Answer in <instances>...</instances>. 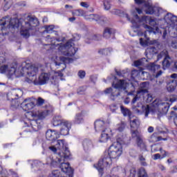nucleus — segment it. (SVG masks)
Masks as SVG:
<instances>
[{"mask_svg": "<svg viewBox=\"0 0 177 177\" xmlns=\"http://www.w3.org/2000/svg\"><path fill=\"white\" fill-rule=\"evenodd\" d=\"M8 17H4L0 20V29L5 30L6 28H21V35L24 38H28L30 34L35 31V27L38 23V19L31 16H28L25 21L21 22L17 18H13L10 20H6Z\"/></svg>", "mask_w": 177, "mask_h": 177, "instance_id": "1", "label": "nucleus"}, {"mask_svg": "<svg viewBox=\"0 0 177 177\" xmlns=\"http://www.w3.org/2000/svg\"><path fill=\"white\" fill-rule=\"evenodd\" d=\"M122 145H124V141L120 138L117 139L116 142L109 147L108 153H104L97 165H94V167L101 175H103V169L104 168L111 165L113 160H118L121 157V154H122Z\"/></svg>", "mask_w": 177, "mask_h": 177, "instance_id": "2", "label": "nucleus"}, {"mask_svg": "<svg viewBox=\"0 0 177 177\" xmlns=\"http://www.w3.org/2000/svg\"><path fill=\"white\" fill-rule=\"evenodd\" d=\"M50 111L46 110L42 112L36 111L33 112H28L26 117L29 120V124L33 131H39L44 125L42 120L45 118L48 114H50Z\"/></svg>", "mask_w": 177, "mask_h": 177, "instance_id": "3", "label": "nucleus"}, {"mask_svg": "<svg viewBox=\"0 0 177 177\" xmlns=\"http://www.w3.org/2000/svg\"><path fill=\"white\" fill-rule=\"evenodd\" d=\"M129 84L124 80H120L117 83H112L113 87H109L104 91V93L109 97L111 100H115L116 97H118L121 93L120 91H125L128 87Z\"/></svg>", "mask_w": 177, "mask_h": 177, "instance_id": "4", "label": "nucleus"}, {"mask_svg": "<svg viewBox=\"0 0 177 177\" xmlns=\"http://www.w3.org/2000/svg\"><path fill=\"white\" fill-rule=\"evenodd\" d=\"M124 17H126V19H127V20L129 21H131V23H132L133 27L134 28H140V25H139L137 21H138L140 24L142 23V27L144 28H146L147 30V31H148L149 33L153 32V28L150 26H156V20H154L153 19H150L147 16H144L140 19V18H139L138 15H136L135 19L136 20H135V19L131 20V18H129V15L128 14H124ZM147 21H149L150 26L145 24V23H147Z\"/></svg>", "mask_w": 177, "mask_h": 177, "instance_id": "5", "label": "nucleus"}, {"mask_svg": "<svg viewBox=\"0 0 177 177\" xmlns=\"http://www.w3.org/2000/svg\"><path fill=\"white\" fill-rule=\"evenodd\" d=\"M153 106H150L149 105L147 106L145 109V117H149V114H152L154 115L156 113H157V110H156V107H158L160 112L158 113V117H162V115H165L167 113H168V110H169V103L168 102H159L157 100H155L152 103Z\"/></svg>", "mask_w": 177, "mask_h": 177, "instance_id": "6", "label": "nucleus"}, {"mask_svg": "<svg viewBox=\"0 0 177 177\" xmlns=\"http://www.w3.org/2000/svg\"><path fill=\"white\" fill-rule=\"evenodd\" d=\"M81 36L76 34L73 36V39H69L65 44H61L59 48L64 55V56H68V57H71L77 53V48H74V41H80Z\"/></svg>", "mask_w": 177, "mask_h": 177, "instance_id": "7", "label": "nucleus"}, {"mask_svg": "<svg viewBox=\"0 0 177 177\" xmlns=\"http://www.w3.org/2000/svg\"><path fill=\"white\" fill-rule=\"evenodd\" d=\"M37 73H38V67L30 66L29 67L24 66L20 71V76L24 77V75H28L29 78L26 79L28 84H34L35 85V81H37Z\"/></svg>", "mask_w": 177, "mask_h": 177, "instance_id": "8", "label": "nucleus"}, {"mask_svg": "<svg viewBox=\"0 0 177 177\" xmlns=\"http://www.w3.org/2000/svg\"><path fill=\"white\" fill-rule=\"evenodd\" d=\"M135 3L137 5H143L144 11L146 15H155L158 17L160 16V12H161V9L158 7H153L150 2L146 0H134Z\"/></svg>", "mask_w": 177, "mask_h": 177, "instance_id": "9", "label": "nucleus"}, {"mask_svg": "<svg viewBox=\"0 0 177 177\" xmlns=\"http://www.w3.org/2000/svg\"><path fill=\"white\" fill-rule=\"evenodd\" d=\"M68 158H64V155H62L61 152H58V156L55 159H53V156H50L46 158V164L51 165L54 168H60L62 161H66Z\"/></svg>", "mask_w": 177, "mask_h": 177, "instance_id": "10", "label": "nucleus"}, {"mask_svg": "<svg viewBox=\"0 0 177 177\" xmlns=\"http://www.w3.org/2000/svg\"><path fill=\"white\" fill-rule=\"evenodd\" d=\"M55 147L60 151L61 156H64V158H70V150L67 148V145L64 142V140H57Z\"/></svg>", "mask_w": 177, "mask_h": 177, "instance_id": "11", "label": "nucleus"}, {"mask_svg": "<svg viewBox=\"0 0 177 177\" xmlns=\"http://www.w3.org/2000/svg\"><path fill=\"white\" fill-rule=\"evenodd\" d=\"M161 57H165L162 62L163 70H167V68H169V67L171 66V63H172V59L171 58V57H169V55H168V51L163 50L160 52V53L158 55V59H161Z\"/></svg>", "mask_w": 177, "mask_h": 177, "instance_id": "12", "label": "nucleus"}, {"mask_svg": "<svg viewBox=\"0 0 177 177\" xmlns=\"http://www.w3.org/2000/svg\"><path fill=\"white\" fill-rule=\"evenodd\" d=\"M110 124V120H107L105 122L103 120H97L94 122V128L95 130V132H106L107 129H106V126L109 125Z\"/></svg>", "mask_w": 177, "mask_h": 177, "instance_id": "13", "label": "nucleus"}, {"mask_svg": "<svg viewBox=\"0 0 177 177\" xmlns=\"http://www.w3.org/2000/svg\"><path fill=\"white\" fill-rule=\"evenodd\" d=\"M21 96H23V91L20 89H12L7 95V99L10 102H13V100H17V99L21 97Z\"/></svg>", "mask_w": 177, "mask_h": 177, "instance_id": "14", "label": "nucleus"}, {"mask_svg": "<svg viewBox=\"0 0 177 177\" xmlns=\"http://www.w3.org/2000/svg\"><path fill=\"white\" fill-rule=\"evenodd\" d=\"M89 19L95 20V21H97L100 26H104V24L109 23V19L103 15L92 14L89 15Z\"/></svg>", "mask_w": 177, "mask_h": 177, "instance_id": "15", "label": "nucleus"}, {"mask_svg": "<svg viewBox=\"0 0 177 177\" xmlns=\"http://www.w3.org/2000/svg\"><path fill=\"white\" fill-rule=\"evenodd\" d=\"M21 107L25 111L32 110L35 107V100L26 99L21 104Z\"/></svg>", "mask_w": 177, "mask_h": 177, "instance_id": "16", "label": "nucleus"}, {"mask_svg": "<svg viewBox=\"0 0 177 177\" xmlns=\"http://www.w3.org/2000/svg\"><path fill=\"white\" fill-rule=\"evenodd\" d=\"M59 138H60V135L55 130L48 129L46 132V138L47 140L55 142L57 139H59Z\"/></svg>", "mask_w": 177, "mask_h": 177, "instance_id": "17", "label": "nucleus"}, {"mask_svg": "<svg viewBox=\"0 0 177 177\" xmlns=\"http://www.w3.org/2000/svg\"><path fill=\"white\" fill-rule=\"evenodd\" d=\"M50 77V75L49 73H41L38 80L35 81V85H45L49 81Z\"/></svg>", "mask_w": 177, "mask_h": 177, "instance_id": "18", "label": "nucleus"}, {"mask_svg": "<svg viewBox=\"0 0 177 177\" xmlns=\"http://www.w3.org/2000/svg\"><path fill=\"white\" fill-rule=\"evenodd\" d=\"M70 129H71V123L67 120L64 121L60 128V134L66 136L68 135Z\"/></svg>", "mask_w": 177, "mask_h": 177, "instance_id": "19", "label": "nucleus"}, {"mask_svg": "<svg viewBox=\"0 0 177 177\" xmlns=\"http://www.w3.org/2000/svg\"><path fill=\"white\" fill-rule=\"evenodd\" d=\"M82 147H83V150L86 153H88L93 149V142H92V140L89 139H84L82 142Z\"/></svg>", "mask_w": 177, "mask_h": 177, "instance_id": "20", "label": "nucleus"}, {"mask_svg": "<svg viewBox=\"0 0 177 177\" xmlns=\"http://www.w3.org/2000/svg\"><path fill=\"white\" fill-rule=\"evenodd\" d=\"M165 21L167 24H169L170 26L172 24H175V23H177V17L172 15L171 13L168 12L164 17Z\"/></svg>", "mask_w": 177, "mask_h": 177, "instance_id": "21", "label": "nucleus"}, {"mask_svg": "<svg viewBox=\"0 0 177 177\" xmlns=\"http://www.w3.org/2000/svg\"><path fill=\"white\" fill-rule=\"evenodd\" d=\"M138 95H142V96H146L147 102L150 103L153 101V95L149 94V91L146 88H142L138 91Z\"/></svg>", "mask_w": 177, "mask_h": 177, "instance_id": "22", "label": "nucleus"}, {"mask_svg": "<svg viewBox=\"0 0 177 177\" xmlns=\"http://www.w3.org/2000/svg\"><path fill=\"white\" fill-rule=\"evenodd\" d=\"M114 34H115V30L111 28H105L103 32V37L106 39H108V38H111V37L114 38Z\"/></svg>", "mask_w": 177, "mask_h": 177, "instance_id": "23", "label": "nucleus"}, {"mask_svg": "<svg viewBox=\"0 0 177 177\" xmlns=\"http://www.w3.org/2000/svg\"><path fill=\"white\" fill-rule=\"evenodd\" d=\"M64 121H67V120H63L62 118V116H60V115H56L53 119V125L54 127H59V125H60V127H62V125L63 122H64Z\"/></svg>", "mask_w": 177, "mask_h": 177, "instance_id": "24", "label": "nucleus"}, {"mask_svg": "<svg viewBox=\"0 0 177 177\" xmlns=\"http://www.w3.org/2000/svg\"><path fill=\"white\" fill-rule=\"evenodd\" d=\"M136 142L137 147H139V149L142 151H147V146L146 145V142L143 141V137L140 138L139 140H137V141Z\"/></svg>", "mask_w": 177, "mask_h": 177, "instance_id": "25", "label": "nucleus"}, {"mask_svg": "<svg viewBox=\"0 0 177 177\" xmlns=\"http://www.w3.org/2000/svg\"><path fill=\"white\" fill-rule=\"evenodd\" d=\"M59 60L62 62H57V61H55V66H61V64H63V63L64 64H68V63H73V60H74V59H73V58H70V57H60Z\"/></svg>", "mask_w": 177, "mask_h": 177, "instance_id": "26", "label": "nucleus"}, {"mask_svg": "<svg viewBox=\"0 0 177 177\" xmlns=\"http://www.w3.org/2000/svg\"><path fill=\"white\" fill-rule=\"evenodd\" d=\"M73 122L77 124H82L84 122V112L76 113Z\"/></svg>", "mask_w": 177, "mask_h": 177, "instance_id": "27", "label": "nucleus"}, {"mask_svg": "<svg viewBox=\"0 0 177 177\" xmlns=\"http://www.w3.org/2000/svg\"><path fill=\"white\" fill-rule=\"evenodd\" d=\"M167 89L168 92H174L175 89H176V80H170L167 84Z\"/></svg>", "mask_w": 177, "mask_h": 177, "instance_id": "28", "label": "nucleus"}, {"mask_svg": "<svg viewBox=\"0 0 177 177\" xmlns=\"http://www.w3.org/2000/svg\"><path fill=\"white\" fill-rule=\"evenodd\" d=\"M131 138L133 139H136V142L139 140V139H141L142 138H143V136H142V133H140V132H139L138 129H136V130L131 129Z\"/></svg>", "mask_w": 177, "mask_h": 177, "instance_id": "29", "label": "nucleus"}, {"mask_svg": "<svg viewBox=\"0 0 177 177\" xmlns=\"http://www.w3.org/2000/svg\"><path fill=\"white\" fill-rule=\"evenodd\" d=\"M109 139H110V136H109V133H107V130H105V132L102 133L99 142L100 143H106V142H107Z\"/></svg>", "mask_w": 177, "mask_h": 177, "instance_id": "30", "label": "nucleus"}, {"mask_svg": "<svg viewBox=\"0 0 177 177\" xmlns=\"http://www.w3.org/2000/svg\"><path fill=\"white\" fill-rule=\"evenodd\" d=\"M111 52H113V48H109L100 49L98 51V53H100V55H104V56H109V55H110Z\"/></svg>", "mask_w": 177, "mask_h": 177, "instance_id": "31", "label": "nucleus"}, {"mask_svg": "<svg viewBox=\"0 0 177 177\" xmlns=\"http://www.w3.org/2000/svg\"><path fill=\"white\" fill-rule=\"evenodd\" d=\"M102 39V35H94L91 36L89 40H86V44H91V41H100Z\"/></svg>", "mask_w": 177, "mask_h": 177, "instance_id": "32", "label": "nucleus"}, {"mask_svg": "<svg viewBox=\"0 0 177 177\" xmlns=\"http://www.w3.org/2000/svg\"><path fill=\"white\" fill-rule=\"evenodd\" d=\"M120 110L124 117H129L131 118V111H129V109L124 108L123 106H120Z\"/></svg>", "mask_w": 177, "mask_h": 177, "instance_id": "33", "label": "nucleus"}, {"mask_svg": "<svg viewBox=\"0 0 177 177\" xmlns=\"http://www.w3.org/2000/svg\"><path fill=\"white\" fill-rule=\"evenodd\" d=\"M103 5L105 10H110L111 9V0H104Z\"/></svg>", "mask_w": 177, "mask_h": 177, "instance_id": "34", "label": "nucleus"}, {"mask_svg": "<svg viewBox=\"0 0 177 177\" xmlns=\"http://www.w3.org/2000/svg\"><path fill=\"white\" fill-rule=\"evenodd\" d=\"M130 125L131 128H139V125H140V122H139L138 119H134L133 120H130Z\"/></svg>", "mask_w": 177, "mask_h": 177, "instance_id": "35", "label": "nucleus"}, {"mask_svg": "<svg viewBox=\"0 0 177 177\" xmlns=\"http://www.w3.org/2000/svg\"><path fill=\"white\" fill-rule=\"evenodd\" d=\"M145 62H147V59L142 58L141 59L135 61L134 66H135V67H139V66H143V64H145Z\"/></svg>", "mask_w": 177, "mask_h": 177, "instance_id": "36", "label": "nucleus"}, {"mask_svg": "<svg viewBox=\"0 0 177 177\" xmlns=\"http://www.w3.org/2000/svg\"><path fill=\"white\" fill-rule=\"evenodd\" d=\"M146 53H147V54H146L147 57H149V55L153 56V55H155V53H156V47L152 46V47L147 48Z\"/></svg>", "mask_w": 177, "mask_h": 177, "instance_id": "37", "label": "nucleus"}, {"mask_svg": "<svg viewBox=\"0 0 177 177\" xmlns=\"http://www.w3.org/2000/svg\"><path fill=\"white\" fill-rule=\"evenodd\" d=\"M45 30L44 32H46L47 34H52L54 32L53 30L55 28V26L53 25L50 26H44Z\"/></svg>", "mask_w": 177, "mask_h": 177, "instance_id": "38", "label": "nucleus"}, {"mask_svg": "<svg viewBox=\"0 0 177 177\" xmlns=\"http://www.w3.org/2000/svg\"><path fill=\"white\" fill-rule=\"evenodd\" d=\"M138 175V177H149L147 176V173L146 172V169H145L143 167L139 169Z\"/></svg>", "mask_w": 177, "mask_h": 177, "instance_id": "39", "label": "nucleus"}, {"mask_svg": "<svg viewBox=\"0 0 177 177\" xmlns=\"http://www.w3.org/2000/svg\"><path fill=\"white\" fill-rule=\"evenodd\" d=\"M21 68H23V67H20L19 68V71L16 69L15 67H11L10 69H9V74L10 75H13V74H19L20 75V71H21Z\"/></svg>", "mask_w": 177, "mask_h": 177, "instance_id": "40", "label": "nucleus"}, {"mask_svg": "<svg viewBox=\"0 0 177 177\" xmlns=\"http://www.w3.org/2000/svg\"><path fill=\"white\" fill-rule=\"evenodd\" d=\"M73 16H84V15H85V11H84L83 10L79 9V10H75L74 11H73Z\"/></svg>", "mask_w": 177, "mask_h": 177, "instance_id": "41", "label": "nucleus"}, {"mask_svg": "<svg viewBox=\"0 0 177 177\" xmlns=\"http://www.w3.org/2000/svg\"><path fill=\"white\" fill-rule=\"evenodd\" d=\"M138 160L143 167H147V162H146V158L143 157V155L138 156Z\"/></svg>", "mask_w": 177, "mask_h": 177, "instance_id": "42", "label": "nucleus"}, {"mask_svg": "<svg viewBox=\"0 0 177 177\" xmlns=\"http://www.w3.org/2000/svg\"><path fill=\"white\" fill-rule=\"evenodd\" d=\"M42 165H44V163L41 162V161H39V160H34L31 163L32 168H35V167H42Z\"/></svg>", "mask_w": 177, "mask_h": 177, "instance_id": "43", "label": "nucleus"}, {"mask_svg": "<svg viewBox=\"0 0 177 177\" xmlns=\"http://www.w3.org/2000/svg\"><path fill=\"white\" fill-rule=\"evenodd\" d=\"M117 129L119 132H122L125 129V122H121V123L117 125Z\"/></svg>", "mask_w": 177, "mask_h": 177, "instance_id": "44", "label": "nucleus"}, {"mask_svg": "<svg viewBox=\"0 0 177 177\" xmlns=\"http://www.w3.org/2000/svg\"><path fill=\"white\" fill-rule=\"evenodd\" d=\"M35 106H42L45 103V100L42 97H39L37 100L35 101Z\"/></svg>", "mask_w": 177, "mask_h": 177, "instance_id": "45", "label": "nucleus"}, {"mask_svg": "<svg viewBox=\"0 0 177 177\" xmlns=\"http://www.w3.org/2000/svg\"><path fill=\"white\" fill-rule=\"evenodd\" d=\"M77 75L80 80H84V78H85V75H86V73L85 71L80 70L78 71Z\"/></svg>", "mask_w": 177, "mask_h": 177, "instance_id": "46", "label": "nucleus"}, {"mask_svg": "<svg viewBox=\"0 0 177 177\" xmlns=\"http://www.w3.org/2000/svg\"><path fill=\"white\" fill-rule=\"evenodd\" d=\"M48 149H49V150L53 151V153H54V154H56V153H57V156H59V153H60V151H59V149H57V147H56V145L49 147Z\"/></svg>", "mask_w": 177, "mask_h": 177, "instance_id": "47", "label": "nucleus"}, {"mask_svg": "<svg viewBox=\"0 0 177 177\" xmlns=\"http://www.w3.org/2000/svg\"><path fill=\"white\" fill-rule=\"evenodd\" d=\"M8 70H9L8 65H3L0 67V73L1 74H5Z\"/></svg>", "mask_w": 177, "mask_h": 177, "instance_id": "48", "label": "nucleus"}, {"mask_svg": "<svg viewBox=\"0 0 177 177\" xmlns=\"http://www.w3.org/2000/svg\"><path fill=\"white\" fill-rule=\"evenodd\" d=\"M156 64L155 63H151L149 64L148 68L150 70V71H152L153 73H156V69H155Z\"/></svg>", "mask_w": 177, "mask_h": 177, "instance_id": "49", "label": "nucleus"}, {"mask_svg": "<svg viewBox=\"0 0 177 177\" xmlns=\"http://www.w3.org/2000/svg\"><path fill=\"white\" fill-rule=\"evenodd\" d=\"M156 133H153L151 135V139H153V140H156V141H158V142H160V140H162V137L161 136H158V137H156Z\"/></svg>", "mask_w": 177, "mask_h": 177, "instance_id": "50", "label": "nucleus"}, {"mask_svg": "<svg viewBox=\"0 0 177 177\" xmlns=\"http://www.w3.org/2000/svg\"><path fill=\"white\" fill-rule=\"evenodd\" d=\"M115 73L119 77H125V74H127V72L125 71H118L115 70Z\"/></svg>", "mask_w": 177, "mask_h": 177, "instance_id": "51", "label": "nucleus"}, {"mask_svg": "<svg viewBox=\"0 0 177 177\" xmlns=\"http://www.w3.org/2000/svg\"><path fill=\"white\" fill-rule=\"evenodd\" d=\"M135 176H136V169L132 168L131 169H130V174L129 177H135Z\"/></svg>", "mask_w": 177, "mask_h": 177, "instance_id": "52", "label": "nucleus"}, {"mask_svg": "<svg viewBox=\"0 0 177 177\" xmlns=\"http://www.w3.org/2000/svg\"><path fill=\"white\" fill-rule=\"evenodd\" d=\"M77 95H84L85 93V88L84 87H80L77 91Z\"/></svg>", "mask_w": 177, "mask_h": 177, "instance_id": "53", "label": "nucleus"}, {"mask_svg": "<svg viewBox=\"0 0 177 177\" xmlns=\"http://www.w3.org/2000/svg\"><path fill=\"white\" fill-rule=\"evenodd\" d=\"M44 40L46 42H48V44H45V45H50L52 44V41H53V39H52V38H50V35H48L46 37H45Z\"/></svg>", "mask_w": 177, "mask_h": 177, "instance_id": "54", "label": "nucleus"}, {"mask_svg": "<svg viewBox=\"0 0 177 177\" xmlns=\"http://www.w3.org/2000/svg\"><path fill=\"white\" fill-rule=\"evenodd\" d=\"M139 95L142 96V94H138V91H137V95H136L132 100L133 104H135V103H136V102H138V100L139 99V97H138Z\"/></svg>", "mask_w": 177, "mask_h": 177, "instance_id": "55", "label": "nucleus"}, {"mask_svg": "<svg viewBox=\"0 0 177 177\" xmlns=\"http://www.w3.org/2000/svg\"><path fill=\"white\" fill-rule=\"evenodd\" d=\"M159 151H160L161 154H163V156H162V158H164L167 157V154L168 152L163 150L162 147L159 148Z\"/></svg>", "mask_w": 177, "mask_h": 177, "instance_id": "56", "label": "nucleus"}, {"mask_svg": "<svg viewBox=\"0 0 177 177\" xmlns=\"http://www.w3.org/2000/svg\"><path fill=\"white\" fill-rule=\"evenodd\" d=\"M138 75V71L136 70H133L131 72V78H135Z\"/></svg>", "mask_w": 177, "mask_h": 177, "instance_id": "57", "label": "nucleus"}, {"mask_svg": "<svg viewBox=\"0 0 177 177\" xmlns=\"http://www.w3.org/2000/svg\"><path fill=\"white\" fill-rule=\"evenodd\" d=\"M80 6H82V8H86V9H88V8H89V3H88L87 2H81L80 3Z\"/></svg>", "mask_w": 177, "mask_h": 177, "instance_id": "58", "label": "nucleus"}, {"mask_svg": "<svg viewBox=\"0 0 177 177\" xmlns=\"http://www.w3.org/2000/svg\"><path fill=\"white\" fill-rule=\"evenodd\" d=\"M160 158H161V155L160 153H156L153 155V160H160Z\"/></svg>", "mask_w": 177, "mask_h": 177, "instance_id": "59", "label": "nucleus"}, {"mask_svg": "<svg viewBox=\"0 0 177 177\" xmlns=\"http://www.w3.org/2000/svg\"><path fill=\"white\" fill-rule=\"evenodd\" d=\"M171 47L174 48V49H177V42L176 41H172L171 42Z\"/></svg>", "mask_w": 177, "mask_h": 177, "instance_id": "60", "label": "nucleus"}, {"mask_svg": "<svg viewBox=\"0 0 177 177\" xmlns=\"http://www.w3.org/2000/svg\"><path fill=\"white\" fill-rule=\"evenodd\" d=\"M113 13H114L115 15H120L121 13V10L118 9H115L113 11Z\"/></svg>", "mask_w": 177, "mask_h": 177, "instance_id": "61", "label": "nucleus"}, {"mask_svg": "<svg viewBox=\"0 0 177 177\" xmlns=\"http://www.w3.org/2000/svg\"><path fill=\"white\" fill-rule=\"evenodd\" d=\"M146 32H147V31H145V33H143V32H138V35L140 36H145V37L146 38L147 37V35H146Z\"/></svg>", "mask_w": 177, "mask_h": 177, "instance_id": "62", "label": "nucleus"}, {"mask_svg": "<svg viewBox=\"0 0 177 177\" xmlns=\"http://www.w3.org/2000/svg\"><path fill=\"white\" fill-rule=\"evenodd\" d=\"M177 172V166L173 167L171 169V173L172 174H176Z\"/></svg>", "mask_w": 177, "mask_h": 177, "instance_id": "63", "label": "nucleus"}, {"mask_svg": "<svg viewBox=\"0 0 177 177\" xmlns=\"http://www.w3.org/2000/svg\"><path fill=\"white\" fill-rule=\"evenodd\" d=\"M176 77H177L176 73H174L171 75V78H172L171 80H176Z\"/></svg>", "mask_w": 177, "mask_h": 177, "instance_id": "64", "label": "nucleus"}]
</instances>
